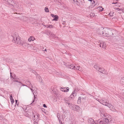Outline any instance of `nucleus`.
Instances as JSON below:
<instances>
[{
  "label": "nucleus",
  "instance_id": "nucleus-1",
  "mask_svg": "<svg viewBox=\"0 0 124 124\" xmlns=\"http://www.w3.org/2000/svg\"><path fill=\"white\" fill-rule=\"evenodd\" d=\"M13 41L14 43L19 45H23V42L20 39V38L17 34H16L14 36Z\"/></svg>",
  "mask_w": 124,
  "mask_h": 124
},
{
  "label": "nucleus",
  "instance_id": "nucleus-2",
  "mask_svg": "<svg viewBox=\"0 0 124 124\" xmlns=\"http://www.w3.org/2000/svg\"><path fill=\"white\" fill-rule=\"evenodd\" d=\"M102 121H100L99 123L102 124H107L111 121V116L109 115H107L105 117Z\"/></svg>",
  "mask_w": 124,
  "mask_h": 124
},
{
  "label": "nucleus",
  "instance_id": "nucleus-3",
  "mask_svg": "<svg viewBox=\"0 0 124 124\" xmlns=\"http://www.w3.org/2000/svg\"><path fill=\"white\" fill-rule=\"evenodd\" d=\"M100 102L103 105L108 107L112 111L114 112L116 111V110L113 105L111 104L110 103L107 102L106 101L105 102V101L102 100Z\"/></svg>",
  "mask_w": 124,
  "mask_h": 124
},
{
  "label": "nucleus",
  "instance_id": "nucleus-4",
  "mask_svg": "<svg viewBox=\"0 0 124 124\" xmlns=\"http://www.w3.org/2000/svg\"><path fill=\"white\" fill-rule=\"evenodd\" d=\"M103 36H104L109 37L112 36L113 34L111 31L107 28H103Z\"/></svg>",
  "mask_w": 124,
  "mask_h": 124
},
{
  "label": "nucleus",
  "instance_id": "nucleus-5",
  "mask_svg": "<svg viewBox=\"0 0 124 124\" xmlns=\"http://www.w3.org/2000/svg\"><path fill=\"white\" fill-rule=\"evenodd\" d=\"M68 106H69L71 108L72 110L74 111L79 110L80 108L78 106L73 105L70 103H68Z\"/></svg>",
  "mask_w": 124,
  "mask_h": 124
},
{
  "label": "nucleus",
  "instance_id": "nucleus-6",
  "mask_svg": "<svg viewBox=\"0 0 124 124\" xmlns=\"http://www.w3.org/2000/svg\"><path fill=\"white\" fill-rule=\"evenodd\" d=\"M100 114L101 116L102 117L106 116L107 115H109L108 114L106 113L105 112L103 109H100Z\"/></svg>",
  "mask_w": 124,
  "mask_h": 124
},
{
  "label": "nucleus",
  "instance_id": "nucleus-7",
  "mask_svg": "<svg viewBox=\"0 0 124 124\" xmlns=\"http://www.w3.org/2000/svg\"><path fill=\"white\" fill-rule=\"evenodd\" d=\"M96 32L97 33L101 35H102L103 34V29L102 28H100L97 29Z\"/></svg>",
  "mask_w": 124,
  "mask_h": 124
},
{
  "label": "nucleus",
  "instance_id": "nucleus-8",
  "mask_svg": "<svg viewBox=\"0 0 124 124\" xmlns=\"http://www.w3.org/2000/svg\"><path fill=\"white\" fill-rule=\"evenodd\" d=\"M99 45L100 47L104 49H105L106 47V45L105 43L103 41H101L100 42V44Z\"/></svg>",
  "mask_w": 124,
  "mask_h": 124
},
{
  "label": "nucleus",
  "instance_id": "nucleus-9",
  "mask_svg": "<svg viewBox=\"0 0 124 124\" xmlns=\"http://www.w3.org/2000/svg\"><path fill=\"white\" fill-rule=\"evenodd\" d=\"M28 48L31 50H35L36 49V47L33 46L32 44H28L27 45Z\"/></svg>",
  "mask_w": 124,
  "mask_h": 124
},
{
  "label": "nucleus",
  "instance_id": "nucleus-10",
  "mask_svg": "<svg viewBox=\"0 0 124 124\" xmlns=\"http://www.w3.org/2000/svg\"><path fill=\"white\" fill-rule=\"evenodd\" d=\"M60 90L62 92H67L69 91V88L67 87H61L60 88Z\"/></svg>",
  "mask_w": 124,
  "mask_h": 124
},
{
  "label": "nucleus",
  "instance_id": "nucleus-11",
  "mask_svg": "<svg viewBox=\"0 0 124 124\" xmlns=\"http://www.w3.org/2000/svg\"><path fill=\"white\" fill-rule=\"evenodd\" d=\"M35 40V39L32 36H30L28 39V40L29 42L33 41Z\"/></svg>",
  "mask_w": 124,
  "mask_h": 124
},
{
  "label": "nucleus",
  "instance_id": "nucleus-12",
  "mask_svg": "<svg viewBox=\"0 0 124 124\" xmlns=\"http://www.w3.org/2000/svg\"><path fill=\"white\" fill-rule=\"evenodd\" d=\"M104 69L102 67H99V68L98 70L102 73H104Z\"/></svg>",
  "mask_w": 124,
  "mask_h": 124
},
{
  "label": "nucleus",
  "instance_id": "nucleus-13",
  "mask_svg": "<svg viewBox=\"0 0 124 124\" xmlns=\"http://www.w3.org/2000/svg\"><path fill=\"white\" fill-rule=\"evenodd\" d=\"M75 90L76 89H75L74 91L72 92V93L70 95V97L71 98H73L75 96L74 94H75V95H76V94L75 93Z\"/></svg>",
  "mask_w": 124,
  "mask_h": 124
},
{
  "label": "nucleus",
  "instance_id": "nucleus-14",
  "mask_svg": "<svg viewBox=\"0 0 124 124\" xmlns=\"http://www.w3.org/2000/svg\"><path fill=\"white\" fill-rule=\"evenodd\" d=\"M64 100L66 103H67L68 104L69 103H68L70 102V99L69 98H65L64 99Z\"/></svg>",
  "mask_w": 124,
  "mask_h": 124
},
{
  "label": "nucleus",
  "instance_id": "nucleus-15",
  "mask_svg": "<svg viewBox=\"0 0 124 124\" xmlns=\"http://www.w3.org/2000/svg\"><path fill=\"white\" fill-rule=\"evenodd\" d=\"M13 7L14 8H19V5L18 3H15L13 5Z\"/></svg>",
  "mask_w": 124,
  "mask_h": 124
},
{
  "label": "nucleus",
  "instance_id": "nucleus-16",
  "mask_svg": "<svg viewBox=\"0 0 124 124\" xmlns=\"http://www.w3.org/2000/svg\"><path fill=\"white\" fill-rule=\"evenodd\" d=\"M54 18L52 20L57 21L58 20L59 17L58 16L55 15L54 16Z\"/></svg>",
  "mask_w": 124,
  "mask_h": 124
},
{
  "label": "nucleus",
  "instance_id": "nucleus-17",
  "mask_svg": "<svg viewBox=\"0 0 124 124\" xmlns=\"http://www.w3.org/2000/svg\"><path fill=\"white\" fill-rule=\"evenodd\" d=\"M93 119L91 118H89L88 120V123H92L93 122Z\"/></svg>",
  "mask_w": 124,
  "mask_h": 124
},
{
  "label": "nucleus",
  "instance_id": "nucleus-18",
  "mask_svg": "<svg viewBox=\"0 0 124 124\" xmlns=\"http://www.w3.org/2000/svg\"><path fill=\"white\" fill-rule=\"evenodd\" d=\"M75 67V66H73V65L71 64L70 65H69V68L71 69H74Z\"/></svg>",
  "mask_w": 124,
  "mask_h": 124
},
{
  "label": "nucleus",
  "instance_id": "nucleus-19",
  "mask_svg": "<svg viewBox=\"0 0 124 124\" xmlns=\"http://www.w3.org/2000/svg\"><path fill=\"white\" fill-rule=\"evenodd\" d=\"M74 70H78L80 71H81V68H80V66H77L76 67H75Z\"/></svg>",
  "mask_w": 124,
  "mask_h": 124
},
{
  "label": "nucleus",
  "instance_id": "nucleus-20",
  "mask_svg": "<svg viewBox=\"0 0 124 124\" xmlns=\"http://www.w3.org/2000/svg\"><path fill=\"white\" fill-rule=\"evenodd\" d=\"M120 83L124 85V77L121 78L120 81Z\"/></svg>",
  "mask_w": 124,
  "mask_h": 124
},
{
  "label": "nucleus",
  "instance_id": "nucleus-21",
  "mask_svg": "<svg viewBox=\"0 0 124 124\" xmlns=\"http://www.w3.org/2000/svg\"><path fill=\"white\" fill-rule=\"evenodd\" d=\"M97 8L100 11H102L103 10V8L101 6H100L98 7Z\"/></svg>",
  "mask_w": 124,
  "mask_h": 124
},
{
  "label": "nucleus",
  "instance_id": "nucleus-22",
  "mask_svg": "<svg viewBox=\"0 0 124 124\" xmlns=\"http://www.w3.org/2000/svg\"><path fill=\"white\" fill-rule=\"evenodd\" d=\"M45 12H49V10L47 7H46L45 8Z\"/></svg>",
  "mask_w": 124,
  "mask_h": 124
},
{
  "label": "nucleus",
  "instance_id": "nucleus-23",
  "mask_svg": "<svg viewBox=\"0 0 124 124\" xmlns=\"http://www.w3.org/2000/svg\"><path fill=\"white\" fill-rule=\"evenodd\" d=\"M114 9L115 11H121V9L118 8H114Z\"/></svg>",
  "mask_w": 124,
  "mask_h": 124
},
{
  "label": "nucleus",
  "instance_id": "nucleus-24",
  "mask_svg": "<svg viewBox=\"0 0 124 124\" xmlns=\"http://www.w3.org/2000/svg\"><path fill=\"white\" fill-rule=\"evenodd\" d=\"M94 67L97 70H98L99 68V67L96 64H95L94 65Z\"/></svg>",
  "mask_w": 124,
  "mask_h": 124
},
{
  "label": "nucleus",
  "instance_id": "nucleus-25",
  "mask_svg": "<svg viewBox=\"0 0 124 124\" xmlns=\"http://www.w3.org/2000/svg\"><path fill=\"white\" fill-rule=\"evenodd\" d=\"M100 121L99 120H98L97 122H94L93 124H102L101 123H99V122Z\"/></svg>",
  "mask_w": 124,
  "mask_h": 124
},
{
  "label": "nucleus",
  "instance_id": "nucleus-26",
  "mask_svg": "<svg viewBox=\"0 0 124 124\" xmlns=\"http://www.w3.org/2000/svg\"><path fill=\"white\" fill-rule=\"evenodd\" d=\"M13 81L14 82H18V80L17 79H16L15 78L14 79H13Z\"/></svg>",
  "mask_w": 124,
  "mask_h": 124
},
{
  "label": "nucleus",
  "instance_id": "nucleus-27",
  "mask_svg": "<svg viewBox=\"0 0 124 124\" xmlns=\"http://www.w3.org/2000/svg\"><path fill=\"white\" fill-rule=\"evenodd\" d=\"M52 27H53V26L51 25H49L47 27H46V28H52Z\"/></svg>",
  "mask_w": 124,
  "mask_h": 124
},
{
  "label": "nucleus",
  "instance_id": "nucleus-28",
  "mask_svg": "<svg viewBox=\"0 0 124 124\" xmlns=\"http://www.w3.org/2000/svg\"><path fill=\"white\" fill-rule=\"evenodd\" d=\"M10 78L11 79H12V80L13 79H14L15 78H14L11 75V72L10 73Z\"/></svg>",
  "mask_w": 124,
  "mask_h": 124
},
{
  "label": "nucleus",
  "instance_id": "nucleus-29",
  "mask_svg": "<svg viewBox=\"0 0 124 124\" xmlns=\"http://www.w3.org/2000/svg\"><path fill=\"white\" fill-rule=\"evenodd\" d=\"M10 100H11L13 99L12 94H11L10 95Z\"/></svg>",
  "mask_w": 124,
  "mask_h": 124
},
{
  "label": "nucleus",
  "instance_id": "nucleus-30",
  "mask_svg": "<svg viewBox=\"0 0 124 124\" xmlns=\"http://www.w3.org/2000/svg\"><path fill=\"white\" fill-rule=\"evenodd\" d=\"M95 1L93 0V2H92V4H93V6H94L95 5Z\"/></svg>",
  "mask_w": 124,
  "mask_h": 124
},
{
  "label": "nucleus",
  "instance_id": "nucleus-31",
  "mask_svg": "<svg viewBox=\"0 0 124 124\" xmlns=\"http://www.w3.org/2000/svg\"><path fill=\"white\" fill-rule=\"evenodd\" d=\"M11 101L12 104H13L14 102V100H13V99L11 100Z\"/></svg>",
  "mask_w": 124,
  "mask_h": 124
},
{
  "label": "nucleus",
  "instance_id": "nucleus-32",
  "mask_svg": "<svg viewBox=\"0 0 124 124\" xmlns=\"http://www.w3.org/2000/svg\"><path fill=\"white\" fill-rule=\"evenodd\" d=\"M33 87L32 86L30 89L31 90L32 92H33L34 91V90H33Z\"/></svg>",
  "mask_w": 124,
  "mask_h": 124
},
{
  "label": "nucleus",
  "instance_id": "nucleus-33",
  "mask_svg": "<svg viewBox=\"0 0 124 124\" xmlns=\"http://www.w3.org/2000/svg\"><path fill=\"white\" fill-rule=\"evenodd\" d=\"M74 2L76 4L78 2V1L77 0H73Z\"/></svg>",
  "mask_w": 124,
  "mask_h": 124
},
{
  "label": "nucleus",
  "instance_id": "nucleus-34",
  "mask_svg": "<svg viewBox=\"0 0 124 124\" xmlns=\"http://www.w3.org/2000/svg\"><path fill=\"white\" fill-rule=\"evenodd\" d=\"M43 107L44 108H46L47 107V106H46V105L45 104H44L43 105Z\"/></svg>",
  "mask_w": 124,
  "mask_h": 124
},
{
  "label": "nucleus",
  "instance_id": "nucleus-35",
  "mask_svg": "<svg viewBox=\"0 0 124 124\" xmlns=\"http://www.w3.org/2000/svg\"><path fill=\"white\" fill-rule=\"evenodd\" d=\"M51 16L52 17H54V15L53 14H51Z\"/></svg>",
  "mask_w": 124,
  "mask_h": 124
},
{
  "label": "nucleus",
  "instance_id": "nucleus-36",
  "mask_svg": "<svg viewBox=\"0 0 124 124\" xmlns=\"http://www.w3.org/2000/svg\"><path fill=\"white\" fill-rule=\"evenodd\" d=\"M16 104L17 105H18V103L17 104V100H16Z\"/></svg>",
  "mask_w": 124,
  "mask_h": 124
},
{
  "label": "nucleus",
  "instance_id": "nucleus-37",
  "mask_svg": "<svg viewBox=\"0 0 124 124\" xmlns=\"http://www.w3.org/2000/svg\"><path fill=\"white\" fill-rule=\"evenodd\" d=\"M28 85H29L31 84V83H30V81H28Z\"/></svg>",
  "mask_w": 124,
  "mask_h": 124
},
{
  "label": "nucleus",
  "instance_id": "nucleus-38",
  "mask_svg": "<svg viewBox=\"0 0 124 124\" xmlns=\"http://www.w3.org/2000/svg\"><path fill=\"white\" fill-rule=\"evenodd\" d=\"M119 12H118V13H121V12L122 11H118Z\"/></svg>",
  "mask_w": 124,
  "mask_h": 124
},
{
  "label": "nucleus",
  "instance_id": "nucleus-39",
  "mask_svg": "<svg viewBox=\"0 0 124 124\" xmlns=\"http://www.w3.org/2000/svg\"><path fill=\"white\" fill-rule=\"evenodd\" d=\"M8 1H11V2L12 1H11V0H8V1H7V2H8Z\"/></svg>",
  "mask_w": 124,
  "mask_h": 124
},
{
  "label": "nucleus",
  "instance_id": "nucleus-40",
  "mask_svg": "<svg viewBox=\"0 0 124 124\" xmlns=\"http://www.w3.org/2000/svg\"><path fill=\"white\" fill-rule=\"evenodd\" d=\"M22 85L23 86H26L27 87H28L27 85Z\"/></svg>",
  "mask_w": 124,
  "mask_h": 124
},
{
  "label": "nucleus",
  "instance_id": "nucleus-41",
  "mask_svg": "<svg viewBox=\"0 0 124 124\" xmlns=\"http://www.w3.org/2000/svg\"><path fill=\"white\" fill-rule=\"evenodd\" d=\"M88 1H92V0H88Z\"/></svg>",
  "mask_w": 124,
  "mask_h": 124
},
{
  "label": "nucleus",
  "instance_id": "nucleus-42",
  "mask_svg": "<svg viewBox=\"0 0 124 124\" xmlns=\"http://www.w3.org/2000/svg\"><path fill=\"white\" fill-rule=\"evenodd\" d=\"M54 36V34L52 35V36H51V37H53Z\"/></svg>",
  "mask_w": 124,
  "mask_h": 124
},
{
  "label": "nucleus",
  "instance_id": "nucleus-43",
  "mask_svg": "<svg viewBox=\"0 0 124 124\" xmlns=\"http://www.w3.org/2000/svg\"><path fill=\"white\" fill-rule=\"evenodd\" d=\"M117 3L116 2V3H112V4H116V3Z\"/></svg>",
  "mask_w": 124,
  "mask_h": 124
},
{
  "label": "nucleus",
  "instance_id": "nucleus-44",
  "mask_svg": "<svg viewBox=\"0 0 124 124\" xmlns=\"http://www.w3.org/2000/svg\"><path fill=\"white\" fill-rule=\"evenodd\" d=\"M34 101V100L33 101L32 103H33Z\"/></svg>",
  "mask_w": 124,
  "mask_h": 124
},
{
  "label": "nucleus",
  "instance_id": "nucleus-45",
  "mask_svg": "<svg viewBox=\"0 0 124 124\" xmlns=\"http://www.w3.org/2000/svg\"><path fill=\"white\" fill-rule=\"evenodd\" d=\"M44 51H46V49H45L44 50Z\"/></svg>",
  "mask_w": 124,
  "mask_h": 124
},
{
  "label": "nucleus",
  "instance_id": "nucleus-46",
  "mask_svg": "<svg viewBox=\"0 0 124 124\" xmlns=\"http://www.w3.org/2000/svg\"><path fill=\"white\" fill-rule=\"evenodd\" d=\"M33 93V95H34V97H35V96L34 94V93Z\"/></svg>",
  "mask_w": 124,
  "mask_h": 124
},
{
  "label": "nucleus",
  "instance_id": "nucleus-47",
  "mask_svg": "<svg viewBox=\"0 0 124 124\" xmlns=\"http://www.w3.org/2000/svg\"><path fill=\"white\" fill-rule=\"evenodd\" d=\"M35 117V116H34V117H34H34Z\"/></svg>",
  "mask_w": 124,
  "mask_h": 124
},
{
  "label": "nucleus",
  "instance_id": "nucleus-48",
  "mask_svg": "<svg viewBox=\"0 0 124 124\" xmlns=\"http://www.w3.org/2000/svg\"><path fill=\"white\" fill-rule=\"evenodd\" d=\"M80 97H79V99H80Z\"/></svg>",
  "mask_w": 124,
  "mask_h": 124
},
{
  "label": "nucleus",
  "instance_id": "nucleus-49",
  "mask_svg": "<svg viewBox=\"0 0 124 124\" xmlns=\"http://www.w3.org/2000/svg\"><path fill=\"white\" fill-rule=\"evenodd\" d=\"M37 116V117H38V116Z\"/></svg>",
  "mask_w": 124,
  "mask_h": 124
}]
</instances>
